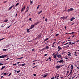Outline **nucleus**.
I'll return each instance as SVG.
<instances>
[{"label":"nucleus","instance_id":"f257e3e1","mask_svg":"<svg viewBox=\"0 0 79 79\" xmlns=\"http://www.w3.org/2000/svg\"><path fill=\"white\" fill-rule=\"evenodd\" d=\"M7 56L8 55H2V56H1V58H6V57H7Z\"/></svg>","mask_w":79,"mask_h":79},{"label":"nucleus","instance_id":"f03ea898","mask_svg":"<svg viewBox=\"0 0 79 79\" xmlns=\"http://www.w3.org/2000/svg\"><path fill=\"white\" fill-rule=\"evenodd\" d=\"M74 10V9L72 8H71L70 9H69L67 10L68 12H69V11H73Z\"/></svg>","mask_w":79,"mask_h":79},{"label":"nucleus","instance_id":"7ed1b4c3","mask_svg":"<svg viewBox=\"0 0 79 79\" xmlns=\"http://www.w3.org/2000/svg\"><path fill=\"white\" fill-rule=\"evenodd\" d=\"M56 69H59L61 68V66L60 65H57L56 67Z\"/></svg>","mask_w":79,"mask_h":79},{"label":"nucleus","instance_id":"20e7f679","mask_svg":"<svg viewBox=\"0 0 79 79\" xmlns=\"http://www.w3.org/2000/svg\"><path fill=\"white\" fill-rule=\"evenodd\" d=\"M40 22H36L34 24V26H36V25H37V24H39Z\"/></svg>","mask_w":79,"mask_h":79},{"label":"nucleus","instance_id":"39448f33","mask_svg":"<svg viewBox=\"0 0 79 79\" xmlns=\"http://www.w3.org/2000/svg\"><path fill=\"white\" fill-rule=\"evenodd\" d=\"M28 10H29V7H28V6H27V7L26 11H25V13H27V11H28Z\"/></svg>","mask_w":79,"mask_h":79},{"label":"nucleus","instance_id":"423d86ee","mask_svg":"<svg viewBox=\"0 0 79 79\" xmlns=\"http://www.w3.org/2000/svg\"><path fill=\"white\" fill-rule=\"evenodd\" d=\"M34 27V25L33 24L31 26L30 29H33Z\"/></svg>","mask_w":79,"mask_h":79},{"label":"nucleus","instance_id":"0eeeda50","mask_svg":"<svg viewBox=\"0 0 79 79\" xmlns=\"http://www.w3.org/2000/svg\"><path fill=\"white\" fill-rule=\"evenodd\" d=\"M24 10H25V6H24L22 9L21 12H23V11Z\"/></svg>","mask_w":79,"mask_h":79},{"label":"nucleus","instance_id":"6e6552de","mask_svg":"<svg viewBox=\"0 0 79 79\" xmlns=\"http://www.w3.org/2000/svg\"><path fill=\"white\" fill-rule=\"evenodd\" d=\"M59 62L60 63H64V61H63V60L62 59L60 60L59 61Z\"/></svg>","mask_w":79,"mask_h":79},{"label":"nucleus","instance_id":"1a4fd4ad","mask_svg":"<svg viewBox=\"0 0 79 79\" xmlns=\"http://www.w3.org/2000/svg\"><path fill=\"white\" fill-rule=\"evenodd\" d=\"M41 36H42V35H40V34L39 35H38V39H40V38H41Z\"/></svg>","mask_w":79,"mask_h":79},{"label":"nucleus","instance_id":"9d476101","mask_svg":"<svg viewBox=\"0 0 79 79\" xmlns=\"http://www.w3.org/2000/svg\"><path fill=\"white\" fill-rule=\"evenodd\" d=\"M73 20H74V19H75V18H74V17H72L71 19H70V21H73Z\"/></svg>","mask_w":79,"mask_h":79},{"label":"nucleus","instance_id":"9b49d317","mask_svg":"<svg viewBox=\"0 0 79 79\" xmlns=\"http://www.w3.org/2000/svg\"><path fill=\"white\" fill-rule=\"evenodd\" d=\"M45 49H49V46L48 45H47L45 48H44Z\"/></svg>","mask_w":79,"mask_h":79},{"label":"nucleus","instance_id":"f8f14e48","mask_svg":"<svg viewBox=\"0 0 79 79\" xmlns=\"http://www.w3.org/2000/svg\"><path fill=\"white\" fill-rule=\"evenodd\" d=\"M71 69H73V68H74V66H73V65H71Z\"/></svg>","mask_w":79,"mask_h":79},{"label":"nucleus","instance_id":"ddd939ff","mask_svg":"<svg viewBox=\"0 0 79 79\" xmlns=\"http://www.w3.org/2000/svg\"><path fill=\"white\" fill-rule=\"evenodd\" d=\"M27 32H30V31H29V30H30V28L28 29H27Z\"/></svg>","mask_w":79,"mask_h":79},{"label":"nucleus","instance_id":"4468645a","mask_svg":"<svg viewBox=\"0 0 79 79\" xmlns=\"http://www.w3.org/2000/svg\"><path fill=\"white\" fill-rule=\"evenodd\" d=\"M5 67H6V66H4L3 67H2L1 69V70H2V69H4V68H5Z\"/></svg>","mask_w":79,"mask_h":79},{"label":"nucleus","instance_id":"2eb2a0df","mask_svg":"<svg viewBox=\"0 0 79 79\" xmlns=\"http://www.w3.org/2000/svg\"><path fill=\"white\" fill-rule=\"evenodd\" d=\"M26 64L25 63H24L23 64H22V66L23 67L24 66H25V65H26Z\"/></svg>","mask_w":79,"mask_h":79},{"label":"nucleus","instance_id":"dca6fc26","mask_svg":"<svg viewBox=\"0 0 79 79\" xmlns=\"http://www.w3.org/2000/svg\"><path fill=\"white\" fill-rule=\"evenodd\" d=\"M48 40V38H47L44 41V42H46V41H47V40Z\"/></svg>","mask_w":79,"mask_h":79},{"label":"nucleus","instance_id":"f3484780","mask_svg":"<svg viewBox=\"0 0 79 79\" xmlns=\"http://www.w3.org/2000/svg\"><path fill=\"white\" fill-rule=\"evenodd\" d=\"M71 53H69L68 54V55L69 56H71Z\"/></svg>","mask_w":79,"mask_h":79},{"label":"nucleus","instance_id":"a211bd4d","mask_svg":"<svg viewBox=\"0 0 79 79\" xmlns=\"http://www.w3.org/2000/svg\"><path fill=\"white\" fill-rule=\"evenodd\" d=\"M42 12V10H41L39 12L38 14H40V13H41Z\"/></svg>","mask_w":79,"mask_h":79},{"label":"nucleus","instance_id":"6ab92c4d","mask_svg":"<svg viewBox=\"0 0 79 79\" xmlns=\"http://www.w3.org/2000/svg\"><path fill=\"white\" fill-rule=\"evenodd\" d=\"M68 47H69V46L67 45L66 46H65V48H68Z\"/></svg>","mask_w":79,"mask_h":79},{"label":"nucleus","instance_id":"aec40b11","mask_svg":"<svg viewBox=\"0 0 79 79\" xmlns=\"http://www.w3.org/2000/svg\"><path fill=\"white\" fill-rule=\"evenodd\" d=\"M40 6V5H38L37 7L38 10H39V6Z\"/></svg>","mask_w":79,"mask_h":79},{"label":"nucleus","instance_id":"412c9836","mask_svg":"<svg viewBox=\"0 0 79 79\" xmlns=\"http://www.w3.org/2000/svg\"><path fill=\"white\" fill-rule=\"evenodd\" d=\"M69 44V42H68L67 43H66L65 44H63V45H68V44Z\"/></svg>","mask_w":79,"mask_h":79},{"label":"nucleus","instance_id":"4be33fe9","mask_svg":"<svg viewBox=\"0 0 79 79\" xmlns=\"http://www.w3.org/2000/svg\"><path fill=\"white\" fill-rule=\"evenodd\" d=\"M47 74H46L45 75H44V76H43V77H47Z\"/></svg>","mask_w":79,"mask_h":79},{"label":"nucleus","instance_id":"5701e85b","mask_svg":"<svg viewBox=\"0 0 79 79\" xmlns=\"http://www.w3.org/2000/svg\"><path fill=\"white\" fill-rule=\"evenodd\" d=\"M2 50H3V51H5V52H6V49H3Z\"/></svg>","mask_w":79,"mask_h":79},{"label":"nucleus","instance_id":"b1692460","mask_svg":"<svg viewBox=\"0 0 79 79\" xmlns=\"http://www.w3.org/2000/svg\"><path fill=\"white\" fill-rule=\"evenodd\" d=\"M4 22H8V19H6L5 20H4Z\"/></svg>","mask_w":79,"mask_h":79},{"label":"nucleus","instance_id":"393cba45","mask_svg":"<svg viewBox=\"0 0 79 79\" xmlns=\"http://www.w3.org/2000/svg\"><path fill=\"white\" fill-rule=\"evenodd\" d=\"M18 65L19 66H22V64H18Z\"/></svg>","mask_w":79,"mask_h":79},{"label":"nucleus","instance_id":"a878e982","mask_svg":"<svg viewBox=\"0 0 79 79\" xmlns=\"http://www.w3.org/2000/svg\"><path fill=\"white\" fill-rule=\"evenodd\" d=\"M56 76H57V75H58L57 76V77H59V74L56 73Z\"/></svg>","mask_w":79,"mask_h":79},{"label":"nucleus","instance_id":"bb28decb","mask_svg":"<svg viewBox=\"0 0 79 79\" xmlns=\"http://www.w3.org/2000/svg\"><path fill=\"white\" fill-rule=\"evenodd\" d=\"M4 39H5V38H3L2 39H0V41H1V40H3Z\"/></svg>","mask_w":79,"mask_h":79},{"label":"nucleus","instance_id":"cd10ccee","mask_svg":"<svg viewBox=\"0 0 79 79\" xmlns=\"http://www.w3.org/2000/svg\"><path fill=\"white\" fill-rule=\"evenodd\" d=\"M52 55H53V56H57V54H56V55H55V53H54L53 54H52Z\"/></svg>","mask_w":79,"mask_h":79},{"label":"nucleus","instance_id":"c85d7f7f","mask_svg":"<svg viewBox=\"0 0 79 79\" xmlns=\"http://www.w3.org/2000/svg\"><path fill=\"white\" fill-rule=\"evenodd\" d=\"M58 49H62L61 48V47L60 46H58Z\"/></svg>","mask_w":79,"mask_h":79},{"label":"nucleus","instance_id":"c756f323","mask_svg":"<svg viewBox=\"0 0 79 79\" xmlns=\"http://www.w3.org/2000/svg\"><path fill=\"white\" fill-rule=\"evenodd\" d=\"M54 56L53 57L54 58H55L56 59V56Z\"/></svg>","mask_w":79,"mask_h":79},{"label":"nucleus","instance_id":"7c9ffc66","mask_svg":"<svg viewBox=\"0 0 79 79\" xmlns=\"http://www.w3.org/2000/svg\"><path fill=\"white\" fill-rule=\"evenodd\" d=\"M47 20H48L47 18H46L45 19V21H46V22H47Z\"/></svg>","mask_w":79,"mask_h":79},{"label":"nucleus","instance_id":"2f4dec72","mask_svg":"<svg viewBox=\"0 0 79 79\" xmlns=\"http://www.w3.org/2000/svg\"><path fill=\"white\" fill-rule=\"evenodd\" d=\"M20 72H21V71L20 70H19V71H17V73H20Z\"/></svg>","mask_w":79,"mask_h":79},{"label":"nucleus","instance_id":"473e14b6","mask_svg":"<svg viewBox=\"0 0 79 79\" xmlns=\"http://www.w3.org/2000/svg\"><path fill=\"white\" fill-rule=\"evenodd\" d=\"M60 43H61V41H59V42L57 43V44H60Z\"/></svg>","mask_w":79,"mask_h":79},{"label":"nucleus","instance_id":"72a5a7b5","mask_svg":"<svg viewBox=\"0 0 79 79\" xmlns=\"http://www.w3.org/2000/svg\"><path fill=\"white\" fill-rule=\"evenodd\" d=\"M18 5H19V3H17L15 5V6H18Z\"/></svg>","mask_w":79,"mask_h":79},{"label":"nucleus","instance_id":"f704fd0d","mask_svg":"<svg viewBox=\"0 0 79 79\" xmlns=\"http://www.w3.org/2000/svg\"><path fill=\"white\" fill-rule=\"evenodd\" d=\"M76 44V42L72 43L71 44V45H74V44Z\"/></svg>","mask_w":79,"mask_h":79},{"label":"nucleus","instance_id":"c9c22d12","mask_svg":"<svg viewBox=\"0 0 79 79\" xmlns=\"http://www.w3.org/2000/svg\"><path fill=\"white\" fill-rule=\"evenodd\" d=\"M72 43L71 42H70L69 43V45H71L72 44Z\"/></svg>","mask_w":79,"mask_h":79},{"label":"nucleus","instance_id":"e433bc0d","mask_svg":"<svg viewBox=\"0 0 79 79\" xmlns=\"http://www.w3.org/2000/svg\"><path fill=\"white\" fill-rule=\"evenodd\" d=\"M11 75V73H10L8 75V76H10Z\"/></svg>","mask_w":79,"mask_h":79},{"label":"nucleus","instance_id":"4c0bfd02","mask_svg":"<svg viewBox=\"0 0 79 79\" xmlns=\"http://www.w3.org/2000/svg\"><path fill=\"white\" fill-rule=\"evenodd\" d=\"M33 2H32V1L30 0V3H31V5H32V3Z\"/></svg>","mask_w":79,"mask_h":79},{"label":"nucleus","instance_id":"58836bf2","mask_svg":"<svg viewBox=\"0 0 79 79\" xmlns=\"http://www.w3.org/2000/svg\"><path fill=\"white\" fill-rule=\"evenodd\" d=\"M66 52H64V51H63L62 52V54H64V53H65Z\"/></svg>","mask_w":79,"mask_h":79},{"label":"nucleus","instance_id":"ea45409f","mask_svg":"<svg viewBox=\"0 0 79 79\" xmlns=\"http://www.w3.org/2000/svg\"><path fill=\"white\" fill-rule=\"evenodd\" d=\"M17 64H13V66H16Z\"/></svg>","mask_w":79,"mask_h":79},{"label":"nucleus","instance_id":"a19ab883","mask_svg":"<svg viewBox=\"0 0 79 79\" xmlns=\"http://www.w3.org/2000/svg\"><path fill=\"white\" fill-rule=\"evenodd\" d=\"M55 47V45H52V47Z\"/></svg>","mask_w":79,"mask_h":79},{"label":"nucleus","instance_id":"79ce46f5","mask_svg":"<svg viewBox=\"0 0 79 79\" xmlns=\"http://www.w3.org/2000/svg\"><path fill=\"white\" fill-rule=\"evenodd\" d=\"M56 36H58V35H59V34H57L56 35H55Z\"/></svg>","mask_w":79,"mask_h":79},{"label":"nucleus","instance_id":"37998d69","mask_svg":"<svg viewBox=\"0 0 79 79\" xmlns=\"http://www.w3.org/2000/svg\"><path fill=\"white\" fill-rule=\"evenodd\" d=\"M2 65H3V64L0 63V66H2Z\"/></svg>","mask_w":79,"mask_h":79},{"label":"nucleus","instance_id":"c03bdc74","mask_svg":"<svg viewBox=\"0 0 79 79\" xmlns=\"http://www.w3.org/2000/svg\"><path fill=\"white\" fill-rule=\"evenodd\" d=\"M61 54H60L59 55V56H60V58H61Z\"/></svg>","mask_w":79,"mask_h":79},{"label":"nucleus","instance_id":"a18cd8bd","mask_svg":"<svg viewBox=\"0 0 79 79\" xmlns=\"http://www.w3.org/2000/svg\"><path fill=\"white\" fill-rule=\"evenodd\" d=\"M67 18H68V16H66V17H64V18L65 19H66Z\"/></svg>","mask_w":79,"mask_h":79},{"label":"nucleus","instance_id":"49530a36","mask_svg":"<svg viewBox=\"0 0 79 79\" xmlns=\"http://www.w3.org/2000/svg\"><path fill=\"white\" fill-rule=\"evenodd\" d=\"M10 26H11V25L10 26H9V27L7 28V29H8V28H10Z\"/></svg>","mask_w":79,"mask_h":79},{"label":"nucleus","instance_id":"de8ad7c7","mask_svg":"<svg viewBox=\"0 0 79 79\" xmlns=\"http://www.w3.org/2000/svg\"><path fill=\"white\" fill-rule=\"evenodd\" d=\"M56 75L54 77L55 79H56Z\"/></svg>","mask_w":79,"mask_h":79},{"label":"nucleus","instance_id":"09e8293b","mask_svg":"<svg viewBox=\"0 0 79 79\" xmlns=\"http://www.w3.org/2000/svg\"><path fill=\"white\" fill-rule=\"evenodd\" d=\"M22 58H23V57H21L19 58V59H22Z\"/></svg>","mask_w":79,"mask_h":79},{"label":"nucleus","instance_id":"8fccbe9b","mask_svg":"<svg viewBox=\"0 0 79 79\" xmlns=\"http://www.w3.org/2000/svg\"><path fill=\"white\" fill-rule=\"evenodd\" d=\"M29 20L30 21H32V20L31 19V18H30V19H29Z\"/></svg>","mask_w":79,"mask_h":79},{"label":"nucleus","instance_id":"3c124183","mask_svg":"<svg viewBox=\"0 0 79 79\" xmlns=\"http://www.w3.org/2000/svg\"><path fill=\"white\" fill-rule=\"evenodd\" d=\"M37 60H33V62H34L35 61H37Z\"/></svg>","mask_w":79,"mask_h":79},{"label":"nucleus","instance_id":"603ef678","mask_svg":"<svg viewBox=\"0 0 79 79\" xmlns=\"http://www.w3.org/2000/svg\"><path fill=\"white\" fill-rule=\"evenodd\" d=\"M11 8H12L11 7H10L8 10H11Z\"/></svg>","mask_w":79,"mask_h":79},{"label":"nucleus","instance_id":"864d4df0","mask_svg":"<svg viewBox=\"0 0 79 79\" xmlns=\"http://www.w3.org/2000/svg\"><path fill=\"white\" fill-rule=\"evenodd\" d=\"M11 8H12L11 7H10L8 10H11Z\"/></svg>","mask_w":79,"mask_h":79},{"label":"nucleus","instance_id":"5fc2aeb1","mask_svg":"<svg viewBox=\"0 0 79 79\" xmlns=\"http://www.w3.org/2000/svg\"><path fill=\"white\" fill-rule=\"evenodd\" d=\"M47 54H46L44 55V56H47Z\"/></svg>","mask_w":79,"mask_h":79},{"label":"nucleus","instance_id":"6e6d98bb","mask_svg":"<svg viewBox=\"0 0 79 79\" xmlns=\"http://www.w3.org/2000/svg\"><path fill=\"white\" fill-rule=\"evenodd\" d=\"M76 53H77V52H73V53H75V54H76Z\"/></svg>","mask_w":79,"mask_h":79},{"label":"nucleus","instance_id":"4d7b16f0","mask_svg":"<svg viewBox=\"0 0 79 79\" xmlns=\"http://www.w3.org/2000/svg\"><path fill=\"white\" fill-rule=\"evenodd\" d=\"M19 63H21V62H17V64H19Z\"/></svg>","mask_w":79,"mask_h":79},{"label":"nucleus","instance_id":"13d9d810","mask_svg":"<svg viewBox=\"0 0 79 79\" xmlns=\"http://www.w3.org/2000/svg\"><path fill=\"white\" fill-rule=\"evenodd\" d=\"M14 6H15V5H13V6H11L10 7H11V8H12V7H13Z\"/></svg>","mask_w":79,"mask_h":79},{"label":"nucleus","instance_id":"bf43d9fd","mask_svg":"<svg viewBox=\"0 0 79 79\" xmlns=\"http://www.w3.org/2000/svg\"><path fill=\"white\" fill-rule=\"evenodd\" d=\"M64 43H66L65 41H64V42H63L62 44H64Z\"/></svg>","mask_w":79,"mask_h":79},{"label":"nucleus","instance_id":"052dcab7","mask_svg":"<svg viewBox=\"0 0 79 79\" xmlns=\"http://www.w3.org/2000/svg\"><path fill=\"white\" fill-rule=\"evenodd\" d=\"M7 74L6 73H4V75H6Z\"/></svg>","mask_w":79,"mask_h":79},{"label":"nucleus","instance_id":"680f3d73","mask_svg":"<svg viewBox=\"0 0 79 79\" xmlns=\"http://www.w3.org/2000/svg\"><path fill=\"white\" fill-rule=\"evenodd\" d=\"M60 67H62V66H64V64L62 65H60Z\"/></svg>","mask_w":79,"mask_h":79},{"label":"nucleus","instance_id":"e2e57ef3","mask_svg":"<svg viewBox=\"0 0 79 79\" xmlns=\"http://www.w3.org/2000/svg\"><path fill=\"white\" fill-rule=\"evenodd\" d=\"M33 76H36V74H33Z\"/></svg>","mask_w":79,"mask_h":79},{"label":"nucleus","instance_id":"0e129e2a","mask_svg":"<svg viewBox=\"0 0 79 79\" xmlns=\"http://www.w3.org/2000/svg\"><path fill=\"white\" fill-rule=\"evenodd\" d=\"M7 1H5V2H4V3H7Z\"/></svg>","mask_w":79,"mask_h":79},{"label":"nucleus","instance_id":"69168bd1","mask_svg":"<svg viewBox=\"0 0 79 79\" xmlns=\"http://www.w3.org/2000/svg\"><path fill=\"white\" fill-rule=\"evenodd\" d=\"M74 33V32L73 31L72 32L71 34H73V33Z\"/></svg>","mask_w":79,"mask_h":79},{"label":"nucleus","instance_id":"338daca9","mask_svg":"<svg viewBox=\"0 0 79 79\" xmlns=\"http://www.w3.org/2000/svg\"><path fill=\"white\" fill-rule=\"evenodd\" d=\"M34 50H35L34 48H33V49L32 50V51H34Z\"/></svg>","mask_w":79,"mask_h":79},{"label":"nucleus","instance_id":"774afa93","mask_svg":"<svg viewBox=\"0 0 79 79\" xmlns=\"http://www.w3.org/2000/svg\"><path fill=\"white\" fill-rule=\"evenodd\" d=\"M51 79H54V77H53Z\"/></svg>","mask_w":79,"mask_h":79}]
</instances>
